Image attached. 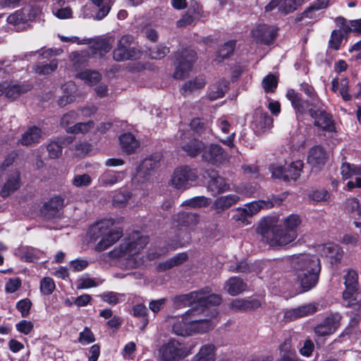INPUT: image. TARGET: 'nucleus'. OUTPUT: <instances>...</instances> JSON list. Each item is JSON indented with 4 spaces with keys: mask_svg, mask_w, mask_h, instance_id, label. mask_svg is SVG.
<instances>
[{
    "mask_svg": "<svg viewBox=\"0 0 361 361\" xmlns=\"http://www.w3.org/2000/svg\"><path fill=\"white\" fill-rule=\"evenodd\" d=\"M124 173L121 171H106L99 178L102 185L111 186L123 180Z\"/></svg>",
    "mask_w": 361,
    "mask_h": 361,
    "instance_id": "e433bc0d",
    "label": "nucleus"
},
{
    "mask_svg": "<svg viewBox=\"0 0 361 361\" xmlns=\"http://www.w3.org/2000/svg\"><path fill=\"white\" fill-rule=\"evenodd\" d=\"M205 79L202 75L198 76L193 80L187 81L183 86L184 92H191L194 90L202 88L205 85Z\"/></svg>",
    "mask_w": 361,
    "mask_h": 361,
    "instance_id": "603ef678",
    "label": "nucleus"
},
{
    "mask_svg": "<svg viewBox=\"0 0 361 361\" xmlns=\"http://www.w3.org/2000/svg\"><path fill=\"white\" fill-rule=\"evenodd\" d=\"M58 67V61L56 59L51 60L48 63H38L34 66V71L39 75H49L56 70Z\"/></svg>",
    "mask_w": 361,
    "mask_h": 361,
    "instance_id": "de8ad7c7",
    "label": "nucleus"
},
{
    "mask_svg": "<svg viewBox=\"0 0 361 361\" xmlns=\"http://www.w3.org/2000/svg\"><path fill=\"white\" fill-rule=\"evenodd\" d=\"M197 178L195 169L183 166L177 168L171 178L170 183L178 190H185L190 188Z\"/></svg>",
    "mask_w": 361,
    "mask_h": 361,
    "instance_id": "9b49d317",
    "label": "nucleus"
},
{
    "mask_svg": "<svg viewBox=\"0 0 361 361\" xmlns=\"http://www.w3.org/2000/svg\"><path fill=\"white\" fill-rule=\"evenodd\" d=\"M73 185L77 188L89 186L92 183V178L88 174H77L72 180Z\"/></svg>",
    "mask_w": 361,
    "mask_h": 361,
    "instance_id": "69168bd1",
    "label": "nucleus"
},
{
    "mask_svg": "<svg viewBox=\"0 0 361 361\" xmlns=\"http://www.w3.org/2000/svg\"><path fill=\"white\" fill-rule=\"evenodd\" d=\"M195 345L188 347L176 338L157 346L155 356L159 361H178L192 353Z\"/></svg>",
    "mask_w": 361,
    "mask_h": 361,
    "instance_id": "0eeeda50",
    "label": "nucleus"
},
{
    "mask_svg": "<svg viewBox=\"0 0 361 361\" xmlns=\"http://www.w3.org/2000/svg\"><path fill=\"white\" fill-rule=\"evenodd\" d=\"M272 124V118L267 113H260L256 115L253 125L259 131L264 132L269 128Z\"/></svg>",
    "mask_w": 361,
    "mask_h": 361,
    "instance_id": "8fccbe9b",
    "label": "nucleus"
},
{
    "mask_svg": "<svg viewBox=\"0 0 361 361\" xmlns=\"http://www.w3.org/2000/svg\"><path fill=\"white\" fill-rule=\"evenodd\" d=\"M317 251L322 256L329 258L331 264L338 262L343 256L342 249L333 243L319 245Z\"/></svg>",
    "mask_w": 361,
    "mask_h": 361,
    "instance_id": "a878e982",
    "label": "nucleus"
},
{
    "mask_svg": "<svg viewBox=\"0 0 361 361\" xmlns=\"http://www.w3.org/2000/svg\"><path fill=\"white\" fill-rule=\"evenodd\" d=\"M246 284L238 277H231L226 283L225 289L231 295H237L246 289Z\"/></svg>",
    "mask_w": 361,
    "mask_h": 361,
    "instance_id": "58836bf2",
    "label": "nucleus"
},
{
    "mask_svg": "<svg viewBox=\"0 0 361 361\" xmlns=\"http://www.w3.org/2000/svg\"><path fill=\"white\" fill-rule=\"evenodd\" d=\"M204 13L202 8L195 3L191 5L187 12L177 21L178 27H186L196 23L198 20L204 18Z\"/></svg>",
    "mask_w": 361,
    "mask_h": 361,
    "instance_id": "6ab92c4d",
    "label": "nucleus"
},
{
    "mask_svg": "<svg viewBox=\"0 0 361 361\" xmlns=\"http://www.w3.org/2000/svg\"><path fill=\"white\" fill-rule=\"evenodd\" d=\"M195 313V310L192 309L189 310L185 314L178 317H172L169 320V324L171 325L172 332L178 336H182L180 334V331L187 330L189 329V325L190 324V319L192 314Z\"/></svg>",
    "mask_w": 361,
    "mask_h": 361,
    "instance_id": "b1692460",
    "label": "nucleus"
},
{
    "mask_svg": "<svg viewBox=\"0 0 361 361\" xmlns=\"http://www.w3.org/2000/svg\"><path fill=\"white\" fill-rule=\"evenodd\" d=\"M119 141L122 149L127 154L134 152L140 146L139 141L130 133L121 135Z\"/></svg>",
    "mask_w": 361,
    "mask_h": 361,
    "instance_id": "72a5a7b5",
    "label": "nucleus"
},
{
    "mask_svg": "<svg viewBox=\"0 0 361 361\" xmlns=\"http://www.w3.org/2000/svg\"><path fill=\"white\" fill-rule=\"evenodd\" d=\"M73 140L72 136H67L59 141L51 142L47 145V151L51 158H57L62 153V148L71 144Z\"/></svg>",
    "mask_w": 361,
    "mask_h": 361,
    "instance_id": "f704fd0d",
    "label": "nucleus"
},
{
    "mask_svg": "<svg viewBox=\"0 0 361 361\" xmlns=\"http://www.w3.org/2000/svg\"><path fill=\"white\" fill-rule=\"evenodd\" d=\"M326 152L324 148L319 145L312 147L307 155V162L314 168H321L326 161Z\"/></svg>",
    "mask_w": 361,
    "mask_h": 361,
    "instance_id": "c85d7f7f",
    "label": "nucleus"
},
{
    "mask_svg": "<svg viewBox=\"0 0 361 361\" xmlns=\"http://www.w3.org/2000/svg\"><path fill=\"white\" fill-rule=\"evenodd\" d=\"M100 297L104 302H106L112 305H116L117 303L125 300L124 294L113 291L104 292L100 295Z\"/></svg>",
    "mask_w": 361,
    "mask_h": 361,
    "instance_id": "6e6d98bb",
    "label": "nucleus"
},
{
    "mask_svg": "<svg viewBox=\"0 0 361 361\" xmlns=\"http://www.w3.org/2000/svg\"><path fill=\"white\" fill-rule=\"evenodd\" d=\"M195 59V52L192 49H185L177 54V66L173 73L176 79H183L192 70Z\"/></svg>",
    "mask_w": 361,
    "mask_h": 361,
    "instance_id": "4468645a",
    "label": "nucleus"
},
{
    "mask_svg": "<svg viewBox=\"0 0 361 361\" xmlns=\"http://www.w3.org/2000/svg\"><path fill=\"white\" fill-rule=\"evenodd\" d=\"M63 95L59 99L58 104L61 106L73 102L77 97V87L73 82L65 83L62 87Z\"/></svg>",
    "mask_w": 361,
    "mask_h": 361,
    "instance_id": "c756f323",
    "label": "nucleus"
},
{
    "mask_svg": "<svg viewBox=\"0 0 361 361\" xmlns=\"http://www.w3.org/2000/svg\"><path fill=\"white\" fill-rule=\"evenodd\" d=\"M187 259L188 255L185 253H180L165 262L160 264L159 268L161 271L166 270L185 262Z\"/></svg>",
    "mask_w": 361,
    "mask_h": 361,
    "instance_id": "864d4df0",
    "label": "nucleus"
},
{
    "mask_svg": "<svg viewBox=\"0 0 361 361\" xmlns=\"http://www.w3.org/2000/svg\"><path fill=\"white\" fill-rule=\"evenodd\" d=\"M176 145L192 157L197 156L204 148V143L192 137L189 131L180 132L176 138Z\"/></svg>",
    "mask_w": 361,
    "mask_h": 361,
    "instance_id": "2eb2a0df",
    "label": "nucleus"
},
{
    "mask_svg": "<svg viewBox=\"0 0 361 361\" xmlns=\"http://www.w3.org/2000/svg\"><path fill=\"white\" fill-rule=\"evenodd\" d=\"M341 174L344 180L355 178V182L351 180L348 182V190L354 188H361V166L343 163L341 167Z\"/></svg>",
    "mask_w": 361,
    "mask_h": 361,
    "instance_id": "a211bd4d",
    "label": "nucleus"
},
{
    "mask_svg": "<svg viewBox=\"0 0 361 361\" xmlns=\"http://www.w3.org/2000/svg\"><path fill=\"white\" fill-rule=\"evenodd\" d=\"M133 37L126 35L118 41L116 49L113 51V58L117 61H123L133 59L137 56L138 53L134 49L130 48L133 42Z\"/></svg>",
    "mask_w": 361,
    "mask_h": 361,
    "instance_id": "dca6fc26",
    "label": "nucleus"
},
{
    "mask_svg": "<svg viewBox=\"0 0 361 361\" xmlns=\"http://www.w3.org/2000/svg\"><path fill=\"white\" fill-rule=\"evenodd\" d=\"M341 316L338 314L329 315L314 328L315 334L322 336L333 334L338 328Z\"/></svg>",
    "mask_w": 361,
    "mask_h": 361,
    "instance_id": "412c9836",
    "label": "nucleus"
},
{
    "mask_svg": "<svg viewBox=\"0 0 361 361\" xmlns=\"http://www.w3.org/2000/svg\"><path fill=\"white\" fill-rule=\"evenodd\" d=\"M64 205V200L59 196L51 198L48 202L45 204V207L47 210L56 212L60 210Z\"/></svg>",
    "mask_w": 361,
    "mask_h": 361,
    "instance_id": "774afa93",
    "label": "nucleus"
},
{
    "mask_svg": "<svg viewBox=\"0 0 361 361\" xmlns=\"http://www.w3.org/2000/svg\"><path fill=\"white\" fill-rule=\"evenodd\" d=\"M147 243L148 238L146 236L135 233L112 250L110 255L114 258H125L126 266L129 268L138 267L143 263V259L140 256V252Z\"/></svg>",
    "mask_w": 361,
    "mask_h": 361,
    "instance_id": "7ed1b4c3",
    "label": "nucleus"
},
{
    "mask_svg": "<svg viewBox=\"0 0 361 361\" xmlns=\"http://www.w3.org/2000/svg\"><path fill=\"white\" fill-rule=\"evenodd\" d=\"M345 209L353 216H357L361 218V204L357 199L355 197L347 199L345 203Z\"/></svg>",
    "mask_w": 361,
    "mask_h": 361,
    "instance_id": "5fc2aeb1",
    "label": "nucleus"
},
{
    "mask_svg": "<svg viewBox=\"0 0 361 361\" xmlns=\"http://www.w3.org/2000/svg\"><path fill=\"white\" fill-rule=\"evenodd\" d=\"M210 288H206L199 291L176 296L173 298V302L178 307L190 306L192 309L215 306L220 304L221 297L219 295L210 293Z\"/></svg>",
    "mask_w": 361,
    "mask_h": 361,
    "instance_id": "39448f33",
    "label": "nucleus"
},
{
    "mask_svg": "<svg viewBox=\"0 0 361 361\" xmlns=\"http://www.w3.org/2000/svg\"><path fill=\"white\" fill-rule=\"evenodd\" d=\"M274 222L271 218L262 221L257 232L267 240L270 246H284L292 243L297 238L296 229L301 224L299 215L292 214L283 219L284 230L271 228Z\"/></svg>",
    "mask_w": 361,
    "mask_h": 361,
    "instance_id": "f03ea898",
    "label": "nucleus"
},
{
    "mask_svg": "<svg viewBox=\"0 0 361 361\" xmlns=\"http://www.w3.org/2000/svg\"><path fill=\"white\" fill-rule=\"evenodd\" d=\"M63 50L61 49L58 48H50L47 49H40L36 51H31L28 54H25V59L28 60V57L30 56H35L37 54L42 59H48L53 56H59L62 53Z\"/></svg>",
    "mask_w": 361,
    "mask_h": 361,
    "instance_id": "13d9d810",
    "label": "nucleus"
},
{
    "mask_svg": "<svg viewBox=\"0 0 361 361\" xmlns=\"http://www.w3.org/2000/svg\"><path fill=\"white\" fill-rule=\"evenodd\" d=\"M212 203V200L204 196H197L184 201L182 206L189 207L190 208L207 207Z\"/></svg>",
    "mask_w": 361,
    "mask_h": 361,
    "instance_id": "49530a36",
    "label": "nucleus"
},
{
    "mask_svg": "<svg viewBox=\"0 0 361 361\" xmlns=\"http://www.w3.org/2000/svg\"><path fill=\"white\" fill-rule=\"evenodd\" d=\"M91 46L88 48L90 53L95 57H102L112 48L115 38L112 35L88 39Z\"/></svg>",
    "mask_w": 361,
    "mask_h": 361,
    "instance_id": "f3484780",
    "label": "nucleus"
},
{
    "mask_svg": "<svg viewBox=\"0 0 361 361\" xmlns=\"http://www.w3.org/2000/svg\"><path fill=\"white\" fill-rule=\"evenodd\" d=\"M310 115L314 119V125L319 128L328 132L335 130V126L331 116L324 111L310 110Z\"/></svg>",
    "mask_w": 361,
    "mask_h": 361,
    "instance_id": "4be33fe9",
    "label": "nucleus"
},
{
    "mask_svg": "<svg viewBox=\"0 0 361 361\" xmlns=\"http://www.w3.org/2000/svg\"><path fill=\"white\" fill-rule=\"evenodd\" d=\"M268 207L269 203H267L266 202L262 200H259L246 204L245 207L244 208L247 210V212L251 217L252 216L257 214L260 209Z\"/></svg>",
    "mask_w": 361,
    "mask_h": 361,
    "instance_id": "e2e57ef3",
    "label": "nucleus"
},
{
    "mask_svg": "<svg viewBox=\"0 0 361 361\" xmlns=\"http://www.w3.org/2000/svg\"><path fill=\"white\" fill-rule=\"evenodd\" d=\"M20 187V174L18 172H15L6 180L4 184L1 194L3 197H7L11 193L17 190Z\"/></svg>",
    "mask_w": 361,
    "mask_h": 361,
    "instance_id": "4c0bfd02",
    "label": "nucleus"
},
{
    "mask_svg": "<svg viewBox=\"0 0 361 361\" xmlns=\"http://www.w3.org/2000/svg\"><path fill=\"white\" fill-rule=\"evenodd\" d=\"M286 97L290 102L292 106L295 111L297 115H302L310 110V102L302 99L300 94L293 90H288Z\"/></svg>",
    "mask_w": 361,
    "mask_h": 361,
    "instance_id": "bb28decb",
    "label": "nucleus"
},
{
    "mask_svg": "<svg viewBox=\"0 0 361 361\" xmlns=\"http://www.w3.org/2000/svg\"><path fill=\"white\" fill-rule=\"evenodd\" d=\"M290 273L303 292L312 289L318 283L321 271L319 258L307 253L293 255L290 259Z\"/></svg>",
    "mask_w": 361,
    "mask_h": 361,
    "instance_id": "f257e3e1",
    "label": "nucleus"
},
{
    "mask_svg": "<svg viewBox=\"0 0 361 361\" xmlns=\"http://www.w3.org/2000/svg\"><path fill=\"white\" fill-rule=\"evenodd\" d=\"M160 160L161 156L159 154L145 159L139 166V171L145 173L156 169L160 165Z\"/></svg>",
    "mask_w": 361,
    "mask_h": 361,
    "instance_id": "ea45409f",
    "label": "nucleus"
},
{
    "mask_svg": "<svg viewBox=\"0 0 361 361\" xmlns=\"http://www.w3.org/2000/svg\"><path fill=\"white\" fill-rule=\"evenodd\" d=\"M115 220L105 219L92 225L87 232L91 241L100 240L96 245V250L103 251L116 243L122 236V230L114 226Z\"/></svg>",
    "mask_w": 361,
    "mask_h": 361,
    "instance_id": "20e7f679",
    "label": "nucleus"
},
{
    "mask_svg": "<svg viewBox=\"0 0 361 361\" xmlns=\"http://www.w3.org/2000/svg\"><path fill=\"white\" fill-rule=\"evenodd\" d=\"M358 276L355 271L350 270L345 276V290L343 293L342 305L346 307H351L355 310L361 308V302L355 296L357 290Z\"/></svg>",
    "mask_w": 361,
    "mask_h": 361,
    "instance_id": "9d476101",
    "label": "nucleus"
},
{
    "mask_svg": "<svg viewBox=\"0 0 361 361\" xmlns=\"http://www.w3.org/2000/svg\"><path fill=\"white\" fill-rule=\"evenodd\" d=\"M93 127L94 123L90 121L85 123H78L66 129V132L73 134H85L89 132Z\"/></svg>",
    "mask_w": 361,
    "mask_h": 361,
    "instance_id": "bf43d9fd",
    "label": "nucleus"
},
{
    "mask_svg": "<svg viewBox=\"0 0 361 361\" xmlns=\"http://www.w3.org/2000/svg\"><path fill=\"white\" fill-rule=\"evenodd\" d=\"M302 0H282L279 11L285 13L293 12L302 4Z\"/></svg>",
    "mask_w": 361,
    "mask_h": 361,
    "instance_id": "680f3d73",
    "label": "nucleus"
},
{
    "mask_svg": "<svg viewBox=\"0 0 361 361\" xmlns=\"http://www.w3.org/2000/svg\"><path fill=\"white\" fill-rule=\"evenodd\" d=\"M94 341V334L88 327H85L79 334L78 342L83 345L92 343Z\"/></svg>",
    "mask_w": 361,
    "mask_h": 361,
    "instance_id": "338daca9",
    "label": "nucleus"
},
{
    "mask_svg": "<svg viewBox=\"0 0 361 361\" xmlns=\"http://www.w3.org/2000/svg\"><path fill=\"white\" fill-rule=\"evenodd\" d=\"M240 200V197L235 194H230L219 197L214 202V209L218 212H224Z\"/></svg>",
    "mask_w": 361,
    "mask_h": 361,
    "instance_id": "2f4dec72",
    "label": "nucleus"
},
{
    "mask_svg": "<svg viewBox=\"0 0 361 361\" xmlns=\"http://www.w3.org/2000/svg\"><path fill=\"white\" fill-rule=\"evenodd\" d=\"M20 61L14 59L12 63L8 61H0V78H5L7 75L15 73L19 68Z\"/></svg>",
    "mask_w": 361,
    "mask_h": 361,
    "instance_id": "09e8293b",
    "label": "nucleus"
},
{
    "mask_svg": "<svg viewBox=\"0 0 361 361\" xmlns=\"http://www.w3.org/2000/svg\"><path fill=\"white\" fill-rule=\"evenodd\" d=\"M228 84V82L226 80L222 79L217 84L213 85L209 94V98L214 100L222 97L227 90Z\"/></svg>",
    "mask_w": 361,
    "mask_h": 361,
    "instance_id": "3c124183",
    "label": "nucleus"
},
{
    "mask_svg": "<svg viewBox=\"0 0 361 361\" xmlns=\"http://www.w3.org/2000/svg\"><path fill=\"white\" fill-rule=\"evenodd\" d=\"M92 4H86L82 8V17L84 18H93L102 20L110 11L114 0H91Z\"/></svg>",
    "mask_w": 361,
    "mask_h": 361,
    "instance_id": "f8f14e48",
    "label": "nucleus"
},
{
    "mask_svg": "<svg viewBox=\"0 0 361 361\" xmlns=\"http://www.w3.org/2000/svg\"><path fill=\"white\" fill-rule=\"evenodd\" d=\"M30 89L31 86L28 84H11V82L6 81L5 96L8 99L14 100L20 97L22 94L28 92Z\"/></svg>",
    "mask_w": 361,
    "mask_h": 361,
    "instance_id": "c9c22d12",
    "label": "nucleus"
},
{
    "mask_svg": "<svg viewBox=\"0 0 361 361\" xmlns=\"http://www.w3.org/2000/svg\"><path fill=\"white\" fill-rule=\"evenodd\" d=\"M42 137V130L36 126L29 128L23 135L21 143L24 145H29L39 142Z\"/></svg>",
    "mask_w": 361,
    "mask_h": 361,
    "instance_id": "a19ab883",
    "label": "nucleus"
},
{
    "mask_svg": "<svg viewBox=\"0 0 361 361\" xmlns=\"http://www.w3.org/2000/svg\"><path fill=\"white\" fill-rule=\"evenodd\" d=\"M286 97L290 102L292 106L295 111L297 115H302L310 110V102L302 99L300 94L293 90H288Z\"/></svg>",
    "mask_w": 361,
    "mask_h": 361,
    "instance_id": "cd10ccee",
    "label": "nucleus"
},
{
    "mask_svg": "<svg viewBox=\"0 0 361 361\" xmlns=\"http://www.w3.org/2000/svg\"><path fill=\"white\" fill-rule=\"evenodd\" d=\"M215 346L212 344H206L201 347L195 357V361H214Z\"/></svg>",
    "mask_w": 361,
    "mask_h": 361,
    "instance_id": "37998d69",
    "label": "nucleus"
},
{
    "mask_svg": "<svg viewBox=\"0 0 361 361\" xmlns=\"http://www.w3.org/2000/svg\"><path fill=\"white\" fill-rule=\"evenodd\" d=\"M261 306V303L258 300H243L240 298H236L233 300L229 307L232 310L235 311H249L259 308Z\"/></svg>",
    "mask_w": 361,
    "mask_h": 361,
    "instance_id": "7c9ffc66",
    "label": "nucleus"
},
{
    "mask_svg": "<svg viewBox=\"0 0 361 361\" xmlns=\"http://www.w3.org/2000/svg\"><path fill=\"white\" fill-rule=\"evenodd\" d=\"M55 288L54 280L50 277H44L40 281V290L43 295H50Z\"/></svg>",
    "mask_w": 361,
    "mask_h": 361,
    "instance_id": "0e129e2a",
    "label": "nucleus"
},
{
    "mask_svg": "<svg viewBox=\"0 0 361 361\" xmlns=\"http://www.w3.org/2000/svg\"><path fill=\"white\" fill-rule=\"evenodd\" d=\"M303 169V162L301 160L286 162L284 166L272 164L269 166V171L272 177L282 179L285 181L296 180L300 176Z\"/></svg>",
    "mask_w": 361,
    "mask_h": 361,
    "instance_id": "1a4fd4ad",
    "label": "nucleus"
},
{
    "mask_svg": "<svg viewBox=\"0 0 361 361\" xmlns=\"http://www.w3.org/2000/svg\"><path fill=\"white\" fill-rule=\"evenodd\" d=\"M276 34V30L267 25H259L252 31V36L257 42L267 44L274 40Z\"/></svg>",
    "mask_w": 361,
    "mask_h": 361,
    "instance_id": "5701e85b",
    "label": "nucleus"
},
{
    "mask_svg": "<svg viewBox=\"0 0 361 361\" xmlns=\"http://www.w3.org/2000/svg\"><path fill=\"white\" fill-rule=\"evenodd\" d=\"M90 57V51L87 49L81 51H75L71 54L70 60L75 69L85 66Z\"/></svg>",
    "mask_w": 361,
    "mask_h": 361,
    "instance_id": "79ce46f5",
    "label": "nucleus"
},
{
    "mask_svg": "<svg viewBox=\"0 0 361 361\" xmlns=\"http://www.w3.org/2000/svg\"><path fill=\"white\" fill-rule=\"evenodd\" d=\"M173 222L180 228L190 230L198 224L199 216L195 213L181 212L173 216Z\"/></svg>",
    "mask_w": 361,
    "mask_h": 361,
    "instance_id": "393cba45",
    "label": "nucleus"
},
{
    "mask_svg": "<svg viewBox=\"0 0 361 361\" xmlns=\"http://www.w3.org/2000/svg\"><path fill=\"white\" fill-rule=\"evenodd\" d=\"M76 76L90 86L97 84L102 78V75L99 72L92 70L82 71L78 73Z\"/></svg>",
    "mask_w": 361,
    "mask_h": 361,
    "instance_id": "a18cd8bd",
    "label": "nucleus"
},
{
    "mask_svg": "<svg viewBox=\"0 0 361 361\" xmlns=\"http://www.w3.org/2000/svg\"><path fill=\"white\" fill-rule=\"evenodd\" d=\"M205 307L192 309L195 311L191 315L189 329L180 331L183 337L192 336L195 334H204L212 329L215 326V318L217 312L214 310L211 312V315L206 314Z\"/></svg>",
    "mask_w": 361,
    "mask_h": 361,
    "instance_id": "423d86ee",
    "label": "nucleus"
},
{
    "mask_svg": "<svg viewBox=\"0 0 361 361\" xmlns=\"http://www.w3.org/2000/svg\"><path fill=\"white\" fill-rule=\"evenodd\" d=\"M235 45V42L233 40H230L224 43V44L219 49L216 60L220 62L222 59L231 54L234 50Z\"/></svg>",
    "mask_w": 361,
    "mask_h": 361,
    "instance_id": "052dcab7",
    "label": "nucleus"
},
{
    "mask_svg": "<svg viewBox=\"0 0 361 361\" xmlns=\"http://www.w3.org/2000/svg\"><path fill=\"white\" fill-rule=\"evenodd\" d=\"M208 190L212 192L213 195H216L230 190V184L224 178L218 176L211 178L208 184Z\"/></svg>",
    "mask_w": 361,
    "mask_h": 361,
    "instance_id": "473e14b6",
    "label": "nucleus"
},
{
    "mask_svg": "<svg viewBox=\"0 0 361 361\" xmlns=\"http://www.w3.org/2000/svg\"><path fill=\"white\" fill-rule=\"evenodd\" d=\"M40 12L39 6L33 1H30L23 8L16 11L7 18V23L13 26L17 31L23 30L27 23L32 21Z\"/></svg>",
    "mask_w": 361,
    "mask_h": 361,
    "instance_id": "6e6552de",
    "label": "nucleus"
},
{
    "mask_svg": "<svg viewBox=\"0 0 361 361\" xmlns=\"http://www.w3.org/2000/svg\"><path fill=\"white\" fill-rule=\"evenodd\" d=\"M147 195V191L144 189H135L132 192L120 190L114 195L113 202L117 207H123L127 204L137 206L143 203Z\"/></svg>",
    "mask_w": 361,
    "mask_h": 361,
    "instance_id": "ddd939ff",
    "label": "nucleus"
},
{
    "mask_svg": "<svg viewBox=\"0 0 361 361\" xmlns=\"http://www.w3.org/2000/svg\"><path fill=\"white\" fill-rule=\"evenodd\" d=\"M330 4V0H316L314 1L312 5L309 7V8L304 11L302 13L300 19L303 18H312V11H319L320 9L325 8L328 7Z\"/></svg>",
    "mask_w": 361,
    "mask_h": 361,
    "instance_id": "4d7b16f0",
    "label": "nucleus"
},
{
    "mask_svg": "<svg viewBox=\"0 0 361 361\" xmlns=\"http://www.w3.org/2000/svg\"><path fill=\"white\" fill-rule=\"evenodd\" d=\"M204 149L202 159L205 161L213 164H218L223 163L228 159V154L224 152V149L218 145L212 144Z\"/></svg>",
    "mask_w": 361,
    "mask_h": 361,
    "instance_id": "aec40b11",
    "label": "nucleus"
},
{
    "mask_svg": "<svg viewBox=\"0 0 361 361\" xmlns=\"http://www.w3.org/2000/svg\"><path fill=\"white\" fill-rule=\"evenodd\" d=\"M281 358L278 361H298L295 351L291 348L290 341H286L280 346Z\"/></svg>",
    "mask_w": 361,
    "mask_h": 361,
    "instance_id": "c03bdc74",
    "label": "nucleus"
}]
</instances>
